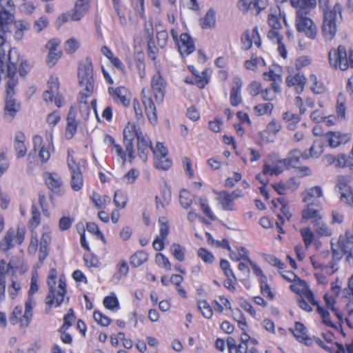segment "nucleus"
Listing matches in <instances>:
<instances>
[{
	"instance_id": "f257e3e1",
	"label": "nucleus",
	"mask_w": 353,
	"mask_h": 353,
	"mask_svg": "<svg viewBox=\"0 0 353 353\" xmlns=\"http://www.w3.org/2000/svg\"><path fill=\"white\" fill-rule=\"evenodd\" d=\"M151 88H144L141 91V101L144 105L145 112L152 124L157 122V109L155 103L163 102L165 92L166 82L163 78L159 69L151 79Z\"/></svg>"
},
{
	"instance_id": "f03ea898",
	"label": "nucleus",
	"mask_w": 353,
	"mask_h": 353,
	"mask_svg": "<svg viewBox=\"0 0 353 353\" xmlns=\"http://www.w3.org/2000/svg\"><path fill=\"white\" fill-rule=\"evenodd\" d=\"M48 292L45 298V313L49 314L52 308L60 307L67 294V283L64 274L58 276L56 268H50L46 278Z\"/></svg>"
},
{
	"instance_id": "7ed1b4c3",
	"label": "nucleus",
	"mask_w": 353,
	"mask_h": 353,
	"mask_svg": "<svg viewBox=\"0 0 353 353\" xmlns=\"http://www.w3.org/2000/svg\"><path fill=\"white\" fill-rule=\"evenodd\" d=\"M77 78L79 86L81 88L77 96V103L79 105H88V99L93 94L95 89L94 67L90 57L79 61Z\"/></svg>"
},
{
	"instance_id": "20e7f679",
	"label": "nucleus",
	"mask_w": 353,
	"mask_h": 353,
	"mask_svg": "<svg viewBox=\"0 0 353 353\" xmlns=\"http://www.w3.org/2000/svg\"><path fill=\"white\" fill-rule=\"evenodd\" d=\"M123 135L124 141L133 143L137 139V154L142 161L146 162L150 152L153 153L154 148L148 134L142 131L140 126L129 121L123 129Z\"/></svg>"
},
{
	"instance_id": "39448f33",
	"label": "nucleus",
	"mask_w": 353,
	"mask_h": 353,
	"mask_svg": "<svg viewBox=\"0 0 353 353\" xmlns=\"http://www.w3.org/2000/svg\"><path fill=\"white\" fill-rule=\"evenodd\" d=\"M8 57L6 77L8 79L6 83V92L8 96H11L14 94V88L18 83L17 71L20 76L25 77L29 71V64L27 61L20 57L15 48L9 50Z\"/></svg>"
},
{
	"instance_id": "423d86ee",
	"label": "nucleus",
	"mask_w": 353,
	"mask_h": 353,
	"mask_svg": "<svg viewBox=\"0 0 353 353\" xmlns=\"http://www.w3.org/2000/svg\"><path fill=\"white\" fill-rule=\"evenodd\" d=\"M74 150L68 149L67 151L66 162L70 174V186L74 192H80L84 185L83 173L86 171L88 161L85 159L76 161Z\"/></svg>"
},
{
	"instance_id": "0eeeda50",
	"label": "nucleus",
	"mask_w": 353,
	"mask_h": 353,
	"mask_svg": "<svg viewBox=\"0 0 353 353\" xmlns=\"http://www.w3.org/2000/svg\"><path fill=\"white\" fill-rule=\"evenodd\" d=\"M104 141L110 149L112 157H115L118 161H121L123 165H124L127 161L130 163L134 162L136 158L134 143L123 140L125 145L124 149L121 144L116 142L112 135L108 134L105 135Z\"/></svg>"
},
{
	"instance_id": "6e6552de",
	"label": "nucleus",
	"mask_w": 353,
	"mask_h": 353,
	"mask_svg": "<svg viewBox=\"0 0 353 353\" xmlns=\"http://www.w3.org/2000/svg\"><path fill=\"white\" fill-rule=\"evenodd\" d=\"M31 233L30 240L28 246V252L29 254H36L39 248V261L43 263L49 254V247L52 241L51 232L48 230L43 231L41 234V241L39 243V239L36 230H30Z\"/></svg>"
},
{
	"instance_id": "1a4fd4ad",
	"label": "nucleus",
	"mask_w": 353,
	"mask_h": 353,
	"mask_svg": "<svg viewBox=\"0 0 353 353\" xmlns=\"http://www.w3.org/2000/svg\"><path fill=\"white\" fill-rule=\"evenodd\" d=\"M34 305V299L30 298L25 302L24 311H23L21 306H16L10 316V323L12 325H19L21 328L28 327L32 321Z\"/></svg>"
},
{
	"instance_id": "9d476101",
	"label": "nucleus",
	"mask_w": 353,
	"mask_h": 353,
	"mask_svg": "<svg viewBox=\"0 0 353 353\" xmlns=\"http://www.w3.org/2000/svg\"><path fill=\"white\" fill-rule=\"evenodd\" d=\"M330 65L334 68H339L341 70H346L353 68V50L346 51L343 46H339L337 49H332L329 52Z\"/></svg>"
},
{
	"instance_id": "9b49d317",
	"label": "nucleus",
	"mask_w": 353,
	"mask_h": 353,
	"mask_svg": "<svg viewBox=\"0 0 353 353\" xmlns=\"http://www.w3.org/2000/svg\"><path fill=\"white\" fill-rule=\"evenodd\" d=\"M32 144L33 150L35 153L38 152L41 163H47L54 150L52 134L50 132L47 134L46 140L41 135H34L32 138Z\"/></svg>"
},
{
	"instance_id": "f8f14e48",
	"label": "nucleus",
	"mask_w": 353,
	"mask_h": 353,
	"mask_svg": "<svg viewBox=\"0 0 353 353\" xmlns=\"http://www.w3.org/2000/svg\"><path fill=\"white\" fill-rule=\"evenodd\" d=\"M26 233L24 226H18L16 230L13 228H9L0 241V251L6 253L12 249L14 247V241L17 245H21L25 240Z\"/></svg>"
},
{
	"instance_id": "ddd939ff",
	"label": "nucleus",
	"mask_w": 353,
	"mask_h": 353,
	"mask_svg": "<svg viewBox=\"0 0 353 353\" xmlns=\"http://www.w3.org/2000/svg\"><path fill=\"white\" fill-rule=\"evenodd\" d=\"M311 10L298 9L296 15V27L310 39H314L317 34V28L313 21L307 17Z\"/></svg>"
},
{
	"instance_id": "4468645a",
	"label": "nucleus",
	"mask_w": 353,
	"mask_h": 353,
	"mask_svg": "<svg viewBox=\"0 0 353 353\" xmlns=\"http://www.w3.org/2000/svg\"><path fill=\"white\" fill-rule=\"evenodd\" d=\"M341 6L339 3H336L333 8L324 13V20L322 27L323 36L329 40L334 38L336 32V18L337 14L341 15Z\"/></svg>"
},
{
	"instance_id": "2eb2a0df",
	"label": "nucleus",
	"mask_w": 353,
	"mask_h": 353,
	"mask_svg": "<svg viewBox=\"0 0 353 353\" xmlns=\"http://www.w3.org/2000/svg\"><path fill=\"white\" fill-rule=\"evenodd\" d=\"M154 164L157 169L167 170L172 165L168 150L163 143L157 142L153 150Z\"/></svg>"
},
{
	"instance_id": "dca6fc26",
	"label": "nucleus",
	"mask_w": 353,
	"mask_h": 353,
	"mask_svg": "<svg viewBox=\"0 0 353 353\" xmlns=\"http://www.w3.org/2000/svg\"><path fill=\"white\" fill-rule=\"evenodd\" d=\"M352 177L341 175L337 177L336 188L339 189L342 202L353 206V190L350 185Z\"/></svg>"
},
{
	"instance_id": "f3484780",
	"label": "nucleus",
	"mask_w": 353,
	"mask_h": 353,
	"mask_svg": "<svg viewBox=\"0 0 353 353\" xmlns=\"http://www.w3.org/2000/svg\"><path fill=\"white\" fill-rule=\"evenodd\" d=\"M61 41L59 39H51L46 45V48L49 50L46 63L50 67L54 66L62 56V51L57 49Z\"/></svg>"
},
{
	"instance_id": "a211bd4d",
	"label": "nucleus",
	"mask_w": 353,
	"mask_h": 353,
	"mask_svg": "<svg viewBox=\"0 0 353 353\" xmlns=\"http://www.w3.org/2000/svg\"><path fill=\"white\" fill-rule=\"evenodd\" d=\"M108 93L112 97L114 101L122 105L125 108H128L130 105V93L127 88L124 86H119L117 88H108Z\"/></svg>"
},
{
	"instance_id": "6ab92c4d",
	"label": "nucleus",
	"mask_w": 353,
	"mask_h": 353,
	"mask_svg": "<svg viewBox=\"0 0 353 353\" xmlns=\"http://www.w3.org/2000/svg\"><path fill=\"white\" fill-rule=\"evenodd\" d=\"M339 279L331 283V288L334 294L336 296L341 292L342 297L346 299L349 302H353V274L348 279L347 287L341 290V287L339 284Z\"/></svg>"
},
{
	"instance_id": "aec40b11",
	"label": "nucleus",
	"mask_w": 353,
	"mask_h": 353,
	"mask_svg": "<svg viewBox=\"0 0 353 353\" xmlns=\"http://www.w3.org/2000/svg\"><path fill=\"white\" fill-rule=\"evenodd\" d=\"M26 137L22 131L15 132L13 147L17 159H22L27 154Z\"/></svg>"
},
{
	"instance_id": "412c9836",
	"label": "nucleus",
	"mask_w": 353,
	"mask_h": 353,
	"mask_svg": "<svg viewBox=\"0 0 353 353\" xmlns=\"http://www.w3.org/2000/svg\"><path fill=\"white\" fill-rule=\"evenodd\" d=\"M14 94L8 96L6 93L4 107V117L5 119L12 121L15 117L17 112L21 108V105L19 102L13 99Z\"/></svg>"
},
{
	"instance_id": "4be33fe9",
	"label": "nucleus",
	"mask_w": 353,
	"mask_h": 353,
	"mask_svg": "<svg viewBox=\"0 0 353 353\" xmlns=\"http://www.w3.org/2000/svg\"><path fill=\"white\" fill-rule=\"evenodd\" d=\"M323 137L328 143L329 146L333 148H337L350 140V137L347 134L339 132H327L323 134Z\"/></svg>"
},
{
	"instance_id": "5701e85b",
	"label": "nucleus",
	"mask_w": 353,
	"mask_h": 353,
	"mask_svg": "<svg viewBox=\"0 0 353 353\" xmlns=\"http://www.w3.org/2000/svg\"><path fill=\"white\" fill-rule=\"evenodd\" d=\"M59 85L57 75H51L48 81V89L43 93V98L46 102H53L54 94L59 92Z\"/></svg>"
},
{
	"instance_id": "b1692460",
	"label": "nucleus",
	"mask_w": 353,
	"mask_h": 353,
	"mask_svg": "<svg viewBox=\"0 0 353 353\" xmlns=\"http://www.w3.org/2000/svg\"><path fill=\"white\" fill-rule=\"evenodd\" d=\"M90 0H77L72 9L73 21H80L89 11Z\"/></svg>"
},
{
	"instance_id": "393cba45",
	"label": "nucleus",
	"mask_w": 353,
	"mask_h": 353,
	"mask_svg": "<svg viewBox=\"0 0 353 353\" xmlns=\"http://www.w3.org/2000/svg\"><path fill=\"white\" fill-rule=\"evenodd\" d=\"M181 44L178 43V51L181 56L189 55L195 50V46L191 37L187 34L183 33L180 35Z\"/></svg>"
},
{
	"instance_id": "a878e982",
	"label": "nucleus",
	"mask_w": 353,
	"mask_h": 353,
	"mask_svg": "<svg viewBox=\"0 0 353 353\" xmlns=\"http://www.w3.org/2000/svg\"><path fill=\"white\" fill-rule=\"evenodd\" d=\"M44 181L47 187L52 192L57 193L61 191L63 185L61 177L54 172H46L44 175Z\"/></svg>"
},
{
	"instance_id": "bb28decb",
	"label": "nucleus",
	"mask_w": 353,
	"mask_h": 353,
	"mask_svg": "<svg viewBox=\"0 0 353 353\" xmlns=\"http://www.w3.org/2000/svg\"><path fill=\"white\" fill-rule=\"evenodd\" d=\"M234 85L231 89L230 101L232 106H237L242 102L241 90L243 85L242 80L240 77H236L233 79Z\"/></svg>"
},
{
	"instance_id": "cd10ccee",
	"label": "nucleus",
	"mask_w": 353,
	"mask_h": 353,
	"mask_svg": "<svg viewBox=\"0 0 353 353\" xmlns=\"http://www.w3.org/2000/svg\"><path fill=\"white\" fill-rule=\"evenodd\" d=\"M302 219L305 221L311 220L313 223L321 219L319 205L314 203H308L307 208L302 211Z\"/></svg>"
},
{
	"instance_id": "c85d7f7f",
	"label": "nucleus",
	"mask_w": 353,
	"mask_h": 353,
	"mask_svg": "<svg viewBox=\"0 0 353 353\" xmlns=\"http://www.w3.org/2000/svg\"><path fill=\"white\" fill-rule=\"evenodd\" d=\"M90 199L93 205L98 210H105L111 203L110 196L106 194H101L94 191L90 196Z\"/></svg>"
},
{
	"instance_id": "c756f323",
	"label": "nucleus",
	"mask_w": 353,
	"mask_h": 353,
	"mask_svg": "<svg viewBox=\"0 0 353 353\" xmlns=\"http://www.w3.org/2000/svg\"><path fill=\"white\" fill-rule=\"evenodd\" d=\"M295 338L301 343H303L305 345H310L312 339L306 334V327L301 322H296L294 329H290Z\"/></svg>"
},
{
	"instance_id": "7c9ffc66",
	"label": "nucleus",
	"mask_w": 353,
	"mask_h": 353,
	"mask_svg": "<svg viewBox=\"0 0 353 353\" xmlns=\"http://www.w3.org/2000/svg\"><path fill=\"white\" fill-rule=\"evenodd\" d=\"M301 161V150L294 149L288 152V157L279 161L283 163L287 169L290 168H296L300 163Z\"/></svg>"
},
{
	"instance_id": "2f4dec72",
	"label": "nucleus",
	"mask_w": 353,
	"mask_h": 353,
	"mask_svg": "<svg viewBox=\"0 0 353 353\" xmlns=\"http://www.w3.org/2000/svg\"><path fill=\"white\" fill-rule=\"evenodd\" d=\"M285 81L288 86H296V92L298 93H301L304 90V86L306 83L307 79L303 74L299 72L294 77H287Z\"/></svg>"
},
{
	"instance_id": "473e14b6",
	"label": "nucleus",
	"mask_w": 353,
	"mask_h": 353,
	"mask_svg": "<svg viewBox=\"0 0 353 353\" xmlns=\"http://www.w3.org/2000/svg\"><path fill=\"white\" fill-rule=\"evenodd\" d=\"M14 13L0 11V32L3 34L10 32V27L14 22Z\"/></svg>"
},
{
	"instance_id": "72a5a7b5",
	"label": "nucleus",
	"mask_w": 353,
	"mask_h": 353,
	"mask_svg": "<svg viewBox=\"0 0 353 353\" xmlns=\"http://www.w3.org/2000/svg\"><path fill=\"white\" fill-rule=\"evenodd\" d=\"M149 259V255L144 250H137L130 257V264L134 268H137L145 263Z\"/></svg>"
},
{
	"instance_id": "f704fd0d",
	"label": "nucleus",
	"mask_w": 353,
	"mask_h": 353,
	"mask_svg": "<svg viewBox=\"0 0 353 353\" xmlns=\"http://www.w3.org/2000/svg\"><path fill=\"white\" fill-rule=\"evenodd\" d=\"M41 216L39 210L35 203L31 206V218L28 222V227L30 230H35L40 225Z\"/></svg>"
},
{
	"instance_id": "c9c22d12",
	"label": "nucleus",
	"mask_w": 353,
	"mask_h": 353,
	"mask_svg": "<svg viewBox=\"0 0 353 353\" xmlns=\"http://www.w3.org/2000/svg\"><path fill=\"white\" fill-rule=\"evenodd\" d=\"M299 286L301 288L302 296L299 298H304L313 305H318V302L314 299L313 292L309 289L307 283L305 281L299 279Z\"/></svg>"
},
{
	"instance_id": "e433bc0d",
	"label": "nucleus",
	"mask_w": 353,
	"mask_h": 353,
	"mask_svg": "<svg viewBox=\"0 0 353 353\" xmlns=\"http://www.w3.org/2000/svg\"><path fill=\"white\" fill-rule=\"evenodd\" d=\"M190 71L192 73V74L195 77V83L199 88H203L207 83L209 82V79L208 78V70H205L202 72L200 75L197 71L195 70L194 66H189Z\"/></svg>"
},
{
	"instance_id": "4c0bfd02",
	"label": "nucleus",
	"mask_w": 353,
	"mask_h": 353,
	"mask_svg": "<svg viewBox=\"0 0 353 353\" xmlns=\"http://www.w3.org/2000/svg\"><path fill=\"white\" fill-rule=\"evenodd\" d=\"M134 63L137 70L140 78L143 79L145 77V56L143 52H139L134 57Z\"/></svg>"
},
{
	"instance_id": "58836bf2",
	"label": "nucleus",
	"mask_w": 353,
	"mask_h": 353,
	"mask_svg": "<svg viewBox=\"0 0 353 353\" xmlns=\"http://www.w3.org/2000/svg\"><path fill=\"white\" fill-rule=\"evenodd\" d=\"M220 198V203L224 210H234L233 199L230 193L226 191H221L219 193Z\"/></svg>"
},
{
	"instance_id": "ea45409f",
	"label": "nucleus",
	"mask_w": 353,
	"mask_h": 353,
	"mask_svg": "<svg viewBox=\"0 0 353 353\" xmlns=\"http://www.w3.org/2000/svg\"><path fill=\"white\" fill-rule=\"evenodd\" d=\"M322 196H323L322 188L319 185H316V186L309 188L305 191V192L303 193V201L304 203H307L312 198H314V197L319 198V197H321Z\"/></svg>"
},
{
	"instance_id": "a19ab883",
	"label": "nucleus",
	"mask_w": 353,
	"mask_h": 353,
	"mask_svg": "<svg viewBox=\"0 0 353 353\" xmlns=\"http://www.w3.org/2000/svg\"><path fill=\"white\" fill-rule=\"evenodd\" d=\"M128 198L127 194L121 190H117L114 192L113 201L117 208L121 210L125 208Z\"/></svg>"
},
{
	"instance_id": "79ce46f5",
	"label": "nucleus",
	"mask_w": 353,
	"mask_h": 353,
	"mask_svg": "<svg viewBox=\"0 0 353 353\" xmlns=\"http://www.w3.org/2000/svg\"><path fill=\"white\" fill-rule=\"evenodd\" d=\"M216 24L215 11L210 8L207 12L204 18L201 20V26L203 28H211Z\"/></svg>"
},
{
	"instance_id": "37998d69",
	"label": "nucleus",
	"mask_w": 353,
	"mask_h": 353,
	"mask_svg": "<svg viewBox=\"0 0 353 353\" xmlns=\"http://www.w3.org/2000/svg\"><path fill=\"white\" fill-rule=\"evenodd\" d=\"M78 123L74 117L67 118V125L65 131V136L67 139H71L77 132Z\"/></svg>"
},
{
	"instance_id": "c03bdc74",
	"label": "nucleus",
	"mask_w": 353,
	"mask_h": 353,
	"mask_svg": "<svg viewBox=\"0 0 353 353\" xmlns=\"http://www.w3.org/2000/svg\"><path fill=\"white\" fill-rule=\"evenodd\" d=\"M292 7L298 9L312 10L316 5V0H290Z\"/></svg>"
},
{
	"instance_id": "a18cd8bd",
	"label": "nucleus",
	"mask_w": 353,
	"mask_h": 353,
	"mask_svg": "<svg viewBox=\"0 0 353 353\" xmlns=\"http://www.w3.org/2000/svg\"><path fill=\"white\" fill-rule=\"evenodd\" d=\"M103 304L106 309L111 311H117L120 308L119 301L114 294L105 296Z\"/></svg>"
},
{
	"instance_id": "49530a36",
	"label": "nucleus",
	"mask_w": 353,
	"mask_h": 353,
	"mask_svg": "<svg viewBox=\"0 0 353 353\" xmlns=\"http://www.w3.org/2000/svg\"><path fill=\"white\" fill-rule=\"evenodd\" d=\"M16 30L14 37L17 40H21L23 37L24 31L28 30L30 28V24L25 21L19 20L14 23Z\"/></svg>"
},
{
	"instance_id": "de8ad7c7",
	"label": "nucleus",
	"mask_w": 353,
	"mask_h": 353,
	"mask_svg": "<svg viewBox=\"0 0 353 353\" xmlns=\"http://www.w3.org/2000/svg\"><path fill=\"white\" fill-rule=\"evenodd\" d=\"M316 233L319 236H329L332 235V230L321 219L314 223Z\"/></svg>"
},
{
	"instance_id": "09e8293b",
	"label": "nucleus",
	"mask_w": 353,
	"mask_h": 353,
	"mask_svg": "<svg viewBox=\"0 0 353 353\" xmlns=\"http://www.w3.org/2000/svg\"><path fill=\"white\" fill-rule=\"evenodd\" d=\"M80 48L79 40L74 37H71L64 43V50L66 54H73Z\"/></svg>"
},
{
	"instance_id": "8fccbe9b",
	"label": "nucleus",
	"mask_w": 353,
	"mask_h": 353,
	"mask_svg": "<svg viewBox=\"0 0 353 353\" xmlns=\"http://www.w3.org/2000/svg\"><path fill=\"white\" fill-rule=\"evenodd\" d=\"M179 201L181 206L185 209L190 208L192 203L193 195L186 190L180 192Z\"/></svg>"
},
{
	"instance_id": "3c124183",
	"label": "nucleus",
	"mask_w": 353,
	"mask_h": 353,
	"mask_svg": "<svg viewBox=\"0 0 353 353\" xmlns=\"http://www.w3.org/2000/svg\"><path fill=\"white\" fill-rule=\"evenodd\" d=\"M345 95L342 93H339L338 95V98H337L336 109L337 116L339 117H341V119L345 118V110H346V106H345Z\"/></svg>"
},
{
	"instance_id": "603ef678",
	"label": "nucleus",
	"mask_w": 353,
	"mask_h": 353,
	"mask_svg": "<svg viewBox=\"0 0 353 353\" xmlns=\"http://www.w3.org/2000/svg\"><path fill=\"white\" fill-rule=\"evenodd\" d=\"M232 316L234 319L238 323L239 327L241 330H245L248 327V324L245 316L242 311L239 309L232 310Z\"/></svg>"
},
{
	"instance_id": "864d4df0",
	"label": "nucleus",
	"mask_w": 353,
	"mask_h": 353,
	"mask_svg": "<svg viewBox=\"0 0 353 353\" xmlns=\"http://www.w3.org/2000/svg\"><path fill=\"white\" fill-rule=\"evenodd\" d=\"M94 321L100 325L107 327L111 324L112 320L99 310H95L93 313Z\"/></svg>"
},
{
	"instance_id": "5fc2aeb1",
	"label": "nucleus",
	"mask_w": 353,
	"mask_h": 353,
	"mask_svg": "<svg viewBox=\"0 0 353 353\" xmlns=\"http://www.w3.org/2000/svg\"><path fill=\"white\" fill-rule=\"evenodd\" d=\"M130 1L133 10L136 11L139 17L145 19V0H130Z\"/></svg>"
},
{
	"instance_id": "6e6d98bb",
	"label": "nucleus",
	"mask_w": 353,
	"mask_h": 353,
	"mask_svg": "<svg viewBox=\"0 0 353 353\" xmlns=\"http://www.w3.org/2000/svg\"><path fill=\"white\" fill-rule=\"evenodd\" d=\"M86 230L96 235L98 239H99L104 244L106 243V239L103 235V234L101 232V231L99 230V228L97 223L94 222H88L86 223Z\"/></svg>"
},
{
	"instance_id": "4d7b16f0",
	"label": "nucleus",
	"mask_w": 353,
	"mask_h": 353,
	"mask_svg": "<svg viewBox=\"0 0 353 353\" xmlns=\"http://www.w3.org/2000/svg\"><path fill=\"white\" fill-rule=\"evenodd\" d=\"M198 309L201 312L205 318L210 319L212 316L213 311L211 305L206 301H198Z\"/></svg>"
},
{
	"instance_id": "13d9d810",
	"label": "nucleus",
	"mask_w": 353,
	"mask_h": 353,
	"mask_svg": "<svg viewBox=\"0 0 353 353\" xmlns=\"http://www.w3.org/2000/svg\"><path fill=\"white\" fill-rule=\"evenodd\" d=\"M83 261L88 268H99L100 266V262L97 256L92 253L84 254Z\"/></svg>"
},
{
	"instance_id": "bf43d9fd",
	"label": "nucleus",
	"mask_w": 353,
	"mask_h": 353,
	"mask_svg": "<svg viewBox=\"0 0 353 353\" xmlns=\"http://www.w3.org/2000/svg\"><path fill=\"white\" fill-rule=\"evenodd\" d=\"M116 270L119 277H126L130 270L129 265L125 260L121 259L116 265Z\"/></svg>"
},
{
	"instance_id": "052dcab7",
	"label": "nucleus",
	"mask_w": 353,
	"mask_h": 353,
	"mask_svg": "<svg viewBox=\"0 0 353 353\" xmlns=\"http://www.w3.org/2000/svg\"><path fill=\"white\" fill-rule=\"evenodd\" d=\"M74 222V218L70 216H63L59 221V229L63 232L69 230Z\"/></svg>"
},
{
	"instance_id": "680f3d73",
	"label": "nucleus",
	"mask_w": 353,
	"mask_h": 353,
	"mask_svg": "<svg viewBox=\"0 0 353 353\" xmlns=\"http://www.w3.org/2000/svg\"><path fill=\"white\" fill-rule=\"evenodd\" d=\"M76 319L74 312L72 308H70L67 313L63 316V323L61 327L69 329Z\"/></svg>"
},
{
	"instance_id": "e2e57ef3",
	"label": "nucleus",
	"mask_w": 353,
	"mask_h": 353,
	"mask_svg": "<svg viewBox=\"0 0 353 353\" xmlns=\"http://www.w3.org/2000/svg\"><path fill=\"white\" fill-rule=\"evenodd\" d=\"M159 223L160 232L159 236L166 239L170 230L168 221L165 217L161 216L159 219Z\"/></svg>"
},
{
	"instance_id": "0e129e2a",
	"label": "nucleus",
	"mask_w": 353,
	"mask_h": 353,
	"mask_svg": "<svg viewBox=\"0 0 353 353\" xmlns=\"http://www.w3.org/2000/svg\"><path fill=\"white\" fill-rule=\"evenodd\" d=\"M155 262L159 267L163 268L167 270H170L172 265L168 259L161 253H157L155 256Z\"/></svg>"
},
{
	"instance_id": "69168bd1",
	"label": "nucleus",
	"mask_w": 353,
	"mask_h": 353,
	"mask_svg": "<svg viewBox=\"0 0 353 353\" xmlns=\"http://www.w3.org/2000/svg\"><path fill=\"white\" fill-rule=\"evenodd\" d=\"M274 108V105L272 103H261L254 106V111L259 115H264L265 114H271Z\"/></svg>"
},
{
	"instance_id": "338daca9",
	"label": "nucleus",
	"mask_w": 353,
	"mask_h": 353,
	"mask_svg": "<svg viewBox=\"0 0 353 353\" xmlns=\"http://www.w3.org/2000/svg\"><path fill=\"white\" fill-rule=\"evenodd\" d=\"M140 174L139 170L132 168L123 176V180L128 184L134 183Z\"/></svg>"
},
{
	"instance_id": "774afa93",
	"label": "nucleus",
	"mask_w": 353,
	"mask_h": 353,
	"mask_svg": "<svg viewBox=\"0 0 353 353\" xmlns=\"http://www.w3.org/2000/svg\"><path fill=\"white\" fill-rule=\"evenodd\" d=\"M21 289V283L17 281L12 280L11 284L8 285V292L10 297L14 300L17 296Z\"/></svg>"
}]
</instances>
